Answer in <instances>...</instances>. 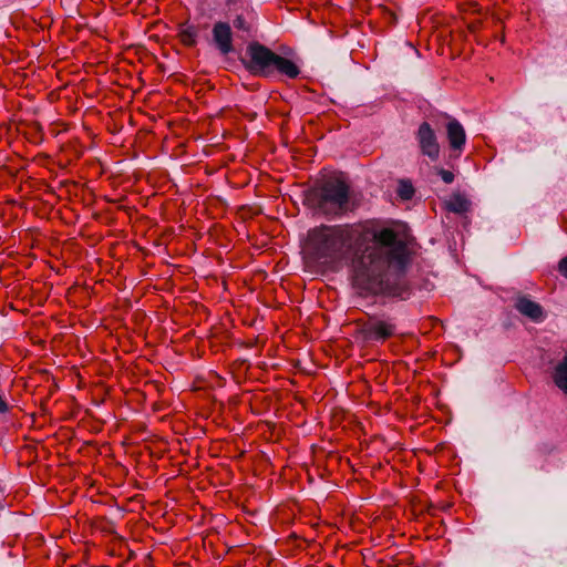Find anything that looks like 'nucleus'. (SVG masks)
<instances>
[{
	"instance_id": "39448f33",
	"label": "nucleus",
	"mask_w": 567,
	"mask_h": 567,
	"mask_svg": "<svg viewBox=\"0 0 567 567\" xmlns=\"http://www.w3.org/2000/svg\"><path fill=\"white\" fill-rule=\"evenodd\" d=\"M416 138L423 155L436 161L440 155V145L435 132L427 122H423L417 130Z\"/></svg>"
},
{
	"instance_id": "20e7f679",
	"label": "nucleus",
	"mask_w": 567,
	"mask_h": 567,
	"mask_svg": "<svg viewBox=\"0 0 567 567\" xmlns=\"http://www.w3.org/2000/svg\"><path fill=\"white\" fill-rule=\"evenodd\" d=\"M396 326L391 320L370 316L368 320L359 321L358 333L367 343H382L393 337Z\"/></svg>"
},
{
	"instance_id": "f257e3e1",
	"label": "nucleus",
	"mask_w": 567,
	"mask_h": 567,
	"mask_svg": "<svg viewBox=\"0 0 567 567\" xmlns=\"http://www.w3.org/2000/svg\"><path fill=\"white\" fill-rule=\"evenodd\" d=\"M308 241L318 261H344L349 266L352 285L360 295L409 298L405 284L391 286L388 280V274L404 275L412 262L413 238L403 225H321L308 231Z\"/></svg>"
},
{
	"instance_id": "f03ea898",
	"label": "nucleus",
	"mask_w": 567,
	"mask_h": 567,
	"mask_svg": "<svg viewBox=\"0 0 567 567\" xmlns=\"http://www.w3.org/2000/svg\"><path fill=\"white\" fill-rule=\"evenodd\" d=\"M247 54L249 56L248 69L256 75L270 78L275 73H279L293 80L300 74V69L293 61L275 53L258 42L248 45Z\"/></svg>"
},
{
	"instance_id": "f8f14e48",
	"label": "nucleus",
	"mask_w": 567,
	"mask_h": 567,
	"mask_svg": "<svg viewBox=\"0 0 567 567\" xmlns=\"http://www.w3.org/2000/svg\"><path fill=\"white\" fill-rule=\"evenodd\" d=\"M181 42L186 47H194L197 42L198 32L193 25L183 28L178 33Z\"/></svg>"
},
{
	"instance_id": "423d86ee",
	"label": "nucleus",
	"mask_w": 567,
	"mask_h": 567,
	"mask_svg": "<svg viewBox=\"0 0 567 567\" xmlns=\"http://www.w3.org/2000/svg\"><path fill=\"white\" fill-rule=\"evenodd\" d=\"M515 309L535 323L543 322L547 315L544 308L527 296H518L514 303Z\"/></svg>"
},
{
	"instance_id": "2eb2a0df",
	"label": "nucleus",
	"mask_w": 567,
	"mask_h": 567,
	"mask_svg": "<svg viewBox=\"0 0 567 567\" xmlns=\"http://www.w3.org/2000/svg\"><path fill=\"white\" fill-rule=\"evenodd\" d=\"M9 410V405L0 394V413H6Z\"/></svg>"
},
{
	"instance_id": "7ed1b4c3",
	"label": "nucleus",
	"mask_w": 567,
	"mask_h": 567,
	"mask_svg": "<svg viewBox=\"0 0 567 567\" xmlns=\"http://www.w3.org/2000/svg\"><path fill=\"white\" fill-rule=\"evenodd\" d=\"M350 198V185L342 174L329 176L306 195V202L319 209L347 210Z\"/></svg>"
},
{
	"instance_id": "1a4fd4ad",
	"label": "nucleus",
	"mask_w": 567,
	"mask_h": 567,
	"mask_svg": "<svg viewBox=\"0 0 567 567\" xmlns=\"http://www.w3.org/2000/svg\"><path fill=\"white\" fill-rule=\"evenodd\" d=\"M450 213H467L473 209L471 198L463 193H454L446 203Z\"/></svg>"
},
{
	"instance_id": "f3484780",
	"label": "nucleus",
	"mask_w": 567,
	"mask_h": 567,
	"mask_svg": "<svg viewBox=\"0 0 567 567\" xmlns=\"http://www.w3.org/2000/svg\"><path fill=\"white\" fill-rule=\"evenodd\" d=\"M59 218L64 221L65 224H69V221L63 217V215H59Z\"/></svg>"
},
{
	"instance_id": "dca6fc26",
	"label": "nucleus",
	"mask_w": 567,
	"mask_h": 567,
	"mask_svg": "<svg viewBox=\"0 0 567 567\" xmlns=\"http://www.w3.org/2000/svg\"><path fill=\"white\" fill-rule=\"evenodd\" d=\"M235 25H236V27H238V28L243 25V19H241L240 17H238V18L236 19V21H235Z\"/></svg>"
},
{
	"instance_id": "9b49d317",
	"label": "nucleus",
	"mask_w": 567,
	"mask_h": 567,
	"mask_svg": "<svg viewBox=\"0 0 567 567\" xmlns=\"http://www.w3.org/2000/svg\"><path fill=\"white\" fill-rule=\"evenodd\" d=\"M415 194V188L412 182L408 178L398 181L396 195L402 200H410Z\"/></svg>"
},
{
	"instance_id": "9d476101",
	"label": "nucleus",
	"mask_w": 567,
	"mask_h": 567,
	"mask_svg": "<svg viewBox=\"0 0 567 567\" xmlns=\"http://www.w3.org/2000/svg\"><path fill=\"white\" fill-rule=\"evenodd\" d=\"M553 381L567 395V354L556 365L553 372Z\"/></svg>"
},
{
	"instance_id": "6e6552de",
	"label": "nucleus",
	"mask_w": 567,
	"mask_h": 567,
	"mask_svg": "<svg viewBox=\"0 0 567 567\" xmlns=\"http://www.w3.org/2000/svg\"><path fill=\"white\" fill-rule=\"evenodd\" d=\"M446 135L450 147L461 153L466 142V134L463 125L455 118H450L446 124Z\"/></svg>"
},
{
	"instance_id": "ddd939ff",
	"label": "nucleus",
	"mask_w": 567,
	"mask_h": 567,
	"mask_svg": "<svg viewBox=\"0 0 567 567\" xmlns=\"http://www.w3.org/2000/svg\"><path fill=\"white\" fill-rule=\"evenodd\" d=\"M439 175L445 184H451L454 181V174L451 171L441 168Z\"/></svg>"
},
{
	"instance_id": "a211bd4d",
	"label": "nucleus",
	"mask_w": 567,
	"mask_h": 567,
	"mask_svg": "<svg viewBox=\"0 0 567 567\" xmlns=\"http://www.w3.org/2000/svg\"><path fill=\"white\" fill-rule=\"evenodd\" d=\"M3 508L2 498H0V509Z\"/></svg>"
},
{
	"instance_id": "0eeeda50",
	"label": "nucleus",
	"mask_w": 567,
	"mask_h": 567,
	"mask_svg": "<svg viewBox=\"0 0 567 567\" xmlns=\"http://www.w3.org/2000/svg\"><path fill=\"white\" fill-rule=\"evenodd\" d=\"M213 39L221 54L226 55L233 51V33L228 23L216 22L213 28Z\"/></svg>"
},
{
	"instance_id": "4468645a",
	"label": "nucleus",
	"mask_w": 567,
	"mask_h": 567,
	"mask_svg": "<svg viewBox=\"0 0 567 567\" xmlns=\"http://www.w3.org/2000/svg\"><path fill=\"white\" fill-rule=\"evenodd\" d=\"M558 271L560 272L561 276L567 278V256L560 259L558 264Z\"/></svg>"
}]
</instances>
